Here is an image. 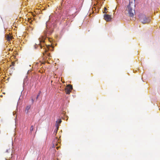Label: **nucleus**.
Returning <instances> with one entry per match:
<instances>
[{
    "label": "nucleus",
    "mask_w": 160,
    "mask_h": 160,
    "mask_svg": "<svg viewBox=\"0 0 160 160\" xmlns=\"http://www.w3.org/2000/svg\"><path fill=\"white\" fill-rule=\"evenodd\" d=\"M129 4L126 8L130 17H133L135 14V0H128Z\"/></svg>",
    "instance_id": "f257e3e1"
},
{
    "label": "nucleus",
    "mask_w": 160,
    "mask_h": 160,
    "mask_svg": "<svg viewBox=\"0 0 160 160\" xmlns=\"http://www.w3.org/2000/svg\"><path fill=\"white\" fill-rule=\"evenodd\" d=\"M139 19L143 24H148L150 21V18L147 17L145 15L141 14L139 15Z\"/></svg>",
    "instance_id": "f03ea898"
},
{
    "label": "nucleus",
    "mask_w": 160,
    "mask_h": 160,
    "mask_svg": "<svg viewBox=\"0 0 160 160\" xmlns=\"http://www.w3.org/2000/svg\"><path fill=\"white\" fill-rule=\"evenodd\" d=\"M44 40L45 38L44 37L41 36L39 38V43L38 45L41 48H42L43 47H44L43 44Z\"/></svg>",
    "instance_id": "7ed1b4c3"
},
{
    "label": "nucleus",
    "mask_w": 160,
    "mask_h": 160,
    "mask_svg": "<svg viewBox=\"0 0 160 160\" xmlns=\"http://www.w3.org/2000/svg\"><path fill=\"white\" fill-rule=\"evenodd\" d=\"M72 89V86L71 85L68 84L67 86V87L65 88V92L67 94H70L71 91Z\"/></svg>",
    "instance_id": "20e7f679"
},
{
    "label": "nucleus",
    "mask_w": 160,
    "mask_h": 160,
    "mask_svg": "<svg viewBox=\"0 0 160 160\" xmlns=\"http://www.w3.org/2000/svg\"><path fill=\"white\" fill-rule=\"evenodd\" d=\"M104 19L107 22L111 21L112 18L111 16L108 14H105L104 16Z\"/></svg>",
    "instance_id": "39448f33"
},
{
    "label": "nucleus",
    "mask_w": 160,
    "mask_h": 160,
    "mask_svg": "<svg viewBox=\"0 0 160 160\" xmlns=\"http://www.w3.org/2000/svg\"><path fill=\"white\" fill-rule=\"evenodd\" d=\"M58 139L57 138H56L54 139L53 142L52 147L55 148L56 146L58 145Z\"/></svg>",
    "instance_id": "423d86ee"
},
{
    "label": "nucleus",
    "mask_w": 160,
    "mask_h": 160,
    "mask_svg": "<svg viewBox=\"0 0 160 160\" xmlns=\"http://www.w3.org/2000/svg\"><path fill=\"white\" fill-rule=\"evenodd\" d=\"M31 108V105H28L27 106L25 109V112L26 113H28L29 112V110H30Z\"/></svg>",
    "instance_id": "0eeeda50"
},
{
    "label": "nucleus",
    "mask_w": 160,
    "mask_h": 160,
    "mask_svg": "<svg viewBox=\"0 0 160 160\" xmlns=\"http://www.w3.org/2000/svg\"><path fill=\"white\" fill-rule=\"evenodd\" d=\"M55 126H56V129L54 131V135H56V133H57V132L58 129V128H59V125H58V124L57 123H56V125H55Z\"/></svg>",
    "instance_id": "6e6552de"
},
{
    "label": "nucleus",
    "mask_w": 160,
    "mask_h": 160,
    "mask_svg": "<svg viewBox=\"0 0 160 160\" xmlns=\"http://www.w3.org/2000/svg\"><path fill=\"white\" fill-rule=\"evenodd\" d=\"M6 38L7 41H9L11 39H12V38L11 36L8 34L6 36Z\"/></svg>",
    "instance_id": "1a4fd4ad"
},
{
    "label": "nucleus",
    "mask_w": 160,
    "mask_h": 160,
    "mask_svg": "<svg viewBox=\"0 0 160 160\" xmlns=\"http://www.w3.org/2000/svg\"><path fill=\"white\" fill-rule=\"evenodd\" d=\"M62 122V120L61 119H58V120L56 121V123L58 124V125H59V124H60Z\"/></svg>",
    "instance_id": "9d476101"
},
{
    "label": "nucleus",
    "mask_w": 160,
    "mask_h": 160,
    "mask_svg": "<svg viewBox=\"0 0 160 160\" xmlns=\"http://www.w3.org/2000/svg\"><path fill=\"white\" fill-rule=\"evenodd\" d=\"M34 129V128L33 126H31L30 128V131L31 133H32Z\"/></svg>",
    "instance_id": "9b49d317"
},
{
    "label": "nucleus",
    "mask_w": 160,
    "mask_h": 160,
    "mask_svg": "<svg viewBox=\"0 0 160 160\" xmlns=\"http://www.w3.org/2000/svg\"><path fill=\"white\" fill-rule=\"evenodd\" d=\"M15 64V63L14 62H12V64L11 65H10V67H12V66H14V64Z\"/></svg>",
    "instance_id": "f8f14e48"
},
{
    "label": "nucleus",
    "mask_w": 160,
    "mask_h": 160,
    "mask_svg": "<svg viewBox=\"0 0 160 160\" xmlns=\"http://www.w3.org/2000/svg\"><path fill=\"white\" fill-rule=\"evenodd\" d=\"M104 10L105 12H104L106 13L107 12H106V11L108 10L106 8H105Z\"/></svg>",
    "instance_id": "ddd939ff"
},
{
    "label": "nucleus",
    "mask_w": 160,
    "mask_h": 160,
    "mask_svg": "<svg viewBox=\"0 0 160 160\" xmlns=\"http://www.w3.org/2000/svg\"><path fill=\"white\" fill-rule=\"evenodd\" d=\"M39 95H38V94L37 96V98H36V99H37L38 98V97L39 96Z\"/></svg>",
    "instance_id": "4468645a"
},
{
    "label": "nucleus",
    "mask_w": 160,
    "mask_h": 160,
    "mask_svg": "<svg viewBox=\"0 0 160 160\" xmlns=\"http://www.w3.org/2000/svg\"><path fill=\"white\" fill-rule=\"evenodd\" d=\"M45 48V52H47V51L46 50V49L45 48Z\"/></svg>",
    "instance_id": "2eb2a0df"
},
{
    "label": "nucleus",
    "mask_w": 160,
    "mask_h": 160,
    "mask_svg": "<svg viewBox=\"0 0 160 160\" xmlns=\"http://www.w3.org/2000/svg\"><path fill=\"white\" fill-rule=\"evenodd\" d=\"M56 148H57V149H58V148H59V147H58H58H56Z\"/></svg>",
    "instance_id": "dca6fc26"
},
{
    "label": "nucleus",
    "mask_w": 160,
    "mask_h": 160,
    "mask_svg": "<svg viewBox=\"0 0 160 160\" xmlns=\"http://www.w3.org/2000/svg\"><path fill=\"white\" fill-rule=\"evenodd\" d=\"M50 53H48V56H49H49H50Z\"/></svg>",
    "instance_id": "f3484780"
},
{
    "label": "nucleus",
    "mask_w": 160,
    "mask_h": 160,
    "mask_svg": "<svg viewBox=\"0 0 160 160\" xmlns=\"http://www.w3.org/2000/svg\"><path fill=\"white\" fill-rule=\"evenodd\" d=\"M32 103H33V99H32Z\"/></svg>",
    "instance_id": "a211bd4d"
},
{
    "label": "nucleus",
    "mask_w": 160,
    "mask_h": 160,
    "mask_svg": "<svg viewBox=\"0 0 160 160\" xmlns=\"http://www.w3.org/2000/svg\"><path fill=\"white\" fill-rule=\"evenodd\" d=\"M40 93H41V92H39V93H38V94L40 95Z\"/></svg>",
    "instance_id": "6ab92c4d"
},
{
    "label": "nucleus",
    "mask_w": 160,
    "mask_h": 160,
    "mask_svg": "<svg viewBox=\"0 0 160 160\" xmlns=\"http://www.w3.org/2000/svg\"><path fill=\"white\" fill-rule=\"evenodd\" d=\"M11 68L14 69V68L13 67Z\"/></svg>",
    "instance_id": "aec40b11"
}]
</instances>
